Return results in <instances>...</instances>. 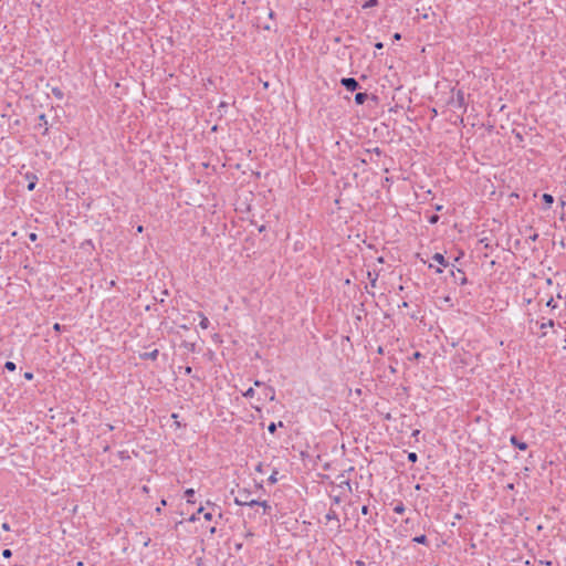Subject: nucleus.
Here are the masks:
<instances>
[{
    "mask_svg": "<svg viewBox=\"0 0 566 566\" xmlns=\"http://www.w3.org/2000/svg\"><path fill=\"white\" fill-rule=\"evenodd\" d=\"M234 503L240 506H255L256 504H259V500L252 497V493L250 490L239 489L234 497Z\"/></svg>",
    "mask_w": 566,
    "mask_h": 566,
    "instance_id": "nucleus-1",
    "label": "nucleus"
},
{
    "mask_svg": "<svg viewBox=\"0 0 566 566\" xmlns=\"http://www.w3.org/2000/svg\"><path fill=\"white\" fill-rule=\"evenodd\" d=\"M453 107L463 108L465 111L467 103H465V95L462 90H459L454 96H452L451 101L449 102Z\"/></svg>",
    "mask_w": 566,
    "mask_h": 566,
    "instance_id": "nucleus-2",
    "label": "nucleus"
},
{
    "mask_svg": "<svg viewBox=\"0 0 566 566\" xmlns=\"http://www.w3.org/2000/svg\"><path fill=\"white\" fill-rule=\"evenodd\" d=\"M451 276L453 277V282L458 285H465L468 283V279L465 273L460 269H452L450 271Z\"/></svg>",
    "mask_w": 566,
    "mask_h": 566,
    "instance_id": "nucleus-3",
    "label": "nucleus"
},
{
    "mask_svg": "<svg viewBox=\"0 0 566 566\" xmlns=\"http://www.w3.org/2000/svg\"><path fill=\"white\" fill-rule=\"evenodd\" d=\"M340 84L349 92H355L360 87L358 81L354 77H343Z\"/></svg>",
    "mask_w": 566,
    "mask_h": 566,
    "instance_id": "nucleus-4",
    "label": "nucleus"
},
{
    "mask_svg": "<svg viewBox=\"0 0 566 566\" xmlns=\"http://www.w3.org/2000/svg\"><path fill=\"white\" fill-rule=\"evenodd\" d=\"M325 520H326V523L334 522L337 530L340 528L339 518H338V515L335 510L329 509V511L325 515Z\"/></svg>",
    "mask_w": 566,
    "mask_h": 566,
    "instance_id": "nucleus-5",
    "label": "nucleus"
},
{
    "mask_svg": "<svg viewBox=\"0 0 566 566\" xmlns=\"http://www.w3.org/2000/svg\"><path fill=\"white\" fill-rule=\"evenodd\" d=\"M43 127L44 130L42 132V135H48V132H49V128H48V119H46V116L45 114H40L38 116V124L35 126V128H41Z\"/></svg>",
    "mask_w": 566,
    "mask_h": 566,
    "instance_id": "nucleus-6",
    "label": "nucleus"
},
{
    "mask_svg": "<svg viewBox=\"0 0 566 566\" xmlns=\"http://www.w3.org/2000/svg\"><path fill=\"white\" fill-rule=\"evenodd\" d=\"M510 442L512 446H514L515 448H517L521 451H525L528 448L527 443L524 441H521L516 436H512L510 439Z\"/></svg>",
    "mask_w": 566,
    "mask_h": 566,
    "instance_id": "nucleus-7",
    "label": "nucleus"
},
{
    "mask_svg": "<svg viewBox=\"0 0 566 566\" xmlns=\"http://www.w3.org/2000/svg\"><path fill=\"white\" fill-rule=\"evenodd\" d=\"M158 354H159V350L157 348H155L151 352H146V353L139 354V358L143 360H148V359L156 360L158 357Z\"/></svg>",
    "mask_w": 566,
    "mask_h": 566,
    "instance_id": "nucleus-8",
    "label": "nucleus"
},
{
    "mask_svg": "<svg viewBox=\"0 0 566 566\" xmlns=\"http://www.w3.org/2000/svg\"><path fill=\"white\" fill-rule=\"evenodd\" d=\"M25 177L29 180V184H28V187H27L28 190L29 191L34 190V188L36 186L38 177L34 174H27Z\"/></svg>",
    "mask_w": 566,
    "mask_h": 566,
    "instance_id": "nucleus-9",
    "label": "nucleus"
},
{
    "mask_svg": "<svg viewBox=\"0 0 566 566\" xmlns=\"http://www.w3.org/2000/svg\"><path fill=\"white\" fill-rule=\"evenodd\" d=\"M432 260L437 263H439L440 265L442 266H448L449 265V262L448 260L443 256V254L441 253H434L432 255Z\"/></svg>",
    "mask_w": 566,
    "mask_h": 566,
    "instance_id": "nucleus-10",
    "label": "nucleus"
},
{
    "mask_svg": "<svg viewBox=\"0 0 566 566\" xmlns=\"http://www.w3.org/2000/svg\"><path fill=\"white\" fill-rule=\"evenodd\" d=\"M368 98V94L366 92H358L355 95V103L357 105H363Z\"/></svg>",
    "mask_w": 566,
    "mask_h": 566,
    "instance_id": "nucleus-11",
    "label": "nucleus"
},
{
    "mask_svg": "<svg viewBox=\"0 0 566 566\" xmlns=\"http://www.w3.org/2000/svg\"><path fill=\"white\" fill-rule=\"evenodd\" d=\"M264 396L269 398L270 400L275 399V389L272 386H264L263 389Z\"/></svg>",
    "mask_w": 566,
    "mask_h": 566,
    "instance_id": "nucleus-12",
    "label": "nucleus"
},
{
    "mask_svg": "<svg viewBox=\"0 0 566 566\" xmlns=\"http://www.w3.org/2000/svg\"><path fill=\"white\" fill-rule=\"evenodd\" d=\"M198 315H199V317L201 318V319H200V323H199V326H200L202 329H207V328L210 326V321H209V319H208V317H207V316H205V314H203V313H201V312H200Z\"/></svg>",
    "mask_w": 566,
    "mask_h": 566,
    "instance_id": "nucleus-13",
    "label": "nucleus"
},
{
    "mask_svg": "<svg viewBox=\"0 0 566 566\" xmlns=\"http://www.w3.org/2000/svg\"><path fill=\"white\" fill-rule=\"evenodd\" d=\"M542 200L545 203L546 208H551V206L554 202V197L552 195H549V193H544L542 196Z\"/></svg>",
    "mask_w": 566,
    "mask_h": 566,
    "instance_id": "nucleus-14",
    "label": "nucleus"
},
{
    "mask_svg": "<svg viewBox=\"0 0 566 566\" xmlns=\"http://www.w3.org/2000/svg\"><path fill=\"white\" fill-rule=\"evenodd\" d=\"M412 542L417 544L427 545L428 544V537L424 534L418 535L412 538Z\"/></svg>",
    "mask_w": 566,
    "mask_h": 566,
    "instance_id": "nucleus-15",
    "label": "nucleus"
},
{
    "mask_svg": "<svg viewBox=\"0 0 566 566\" xmlns=\"http://www.w3.org/2000/svg\"><path fill=\"white\" fill-rule=\"evenodd\" d=\"M259 506L263 507V514H270L271 513V505L266 501H259Z\"/></svg>",
    "mask_w": 566,
    "mask_h": 566,
    "instance_id": "nucleus-16",
    "label": "nucleus"
},
{
    "mask_svg": "<svg viewBox=\"0 0 566 566\" xmlns=\"http://www.w3.org/2000/svg\"><path fill=\"white\" fill-rule=\"evenodd\" d=\"M193 495H195V490L193 489H187L185 491V496L187 497V502L188 503H195V501L192 500Z\"/></svg>",
    "mask_w": 566,
    "mask_h": 566,
    "instance_id": "nucleus-17",
    "label": "nucleus"
},
{
    "mask_svg": "<svg viewBox=\"0 0 566 566\" xmlns=\"http://www.w3.org/2000/svg\"><path fill=\"white\" fill-rule=\"evenodd\" d=\"M277 427H283V422L280 421L277 424L275 422H271L269 426H268V430L270 433H274L276 431V428Z\"/></svg>",
    "mask_w": 566,
    "mask_h": 566,
    "instance_id": "nucleus-18",
    "label": "nucleus"
},
{
    "mask_svg": "<svg viewBox=\"0 0 566 566\" xmlns=\"http://www.w3.org/2000/svg\"><path fill=\"white\" fill-rule=\"evenodd\" d=\"M344 493L345 492H348V493H352V485H350V480L349 479H346V481L343 482V489H340Z\"/></svg>",
    "mask_w": 566,
    "mask_h": 566,
    "instance_id": "nucleus-19",
    "label": "nucleus"
},
{
    "mask_svg": "<svg viewBox=\"0 0 566 566\" xmlns=\"http://www.w3.org/2000/svg\"><path fill=\"white\" fill-rule=\"evenodd\" d=\"M343 495H344V492L340 491L338 494H331V497L335 504H339L342 502Z\"/></svg>",
    "mask_w": 566,
    "mask_h": 566,
    "instance_id": "nucleus-20",
    "label": "nucleus"
},
{
    "mask_svg": "<svg viewBox=\"0 0 566 566\" xmlns=\"http://www.w3.org/2000/svg\"><path fill=\"white\" fill-rule=\"evenodd\" d=\"M52 94H53L56 98H59V99H62V98H63V96H64V94H63L62 90H61V88H59V87H53V88H52Z\"/></svg>",
    "mask_w": 566,
    "mask_h": 566,
    "instance_id": "nucleus-21",
    "label": "nucleus"
},
{
    "mask_svg": "<svg viewBox=\"0 0 566 566\" xmlns=\"http://www.w3.org/2000/svg\"><path fill=\"white\" fill-rule=\"evenodd\" d=\"M378 4V0H368L366 1L361 8L363 9H368V8H373V7H376Z\"/></svg>",
    "mask_w": 566,
    "mask_h": 566,
    "instance_id": "nucleus-22",
    "label": "nucleus"
},
{
    "mask_svg": "<svg viewBox=\"0 0 566 566\" xmlns=\"http://www.w3.org/2000/svg\"><path fill=\"white\" fill-rule=\"evenodd\" d=\"M394 512L396 514H402L405 512V505L403 503H398L395 507H394Z\"/></svg>",
    "mask_w": 566,
    "mask_h": 566,
    "instance_id": "nucleus-23",
    "label": "nucleus"
},
{
    "mask_svg": "<svg viewBox=\"0 0 566 566\" xmlns=\"http://www.w3.org/2000/svg\"><path fill=\"white\" fill-rule=\"evenodd\" d=\"M554 326V321L553 319H547L546 322H542L539 324V328L541 329H545L546 327H553Z\"/></svg>",
    "mask_w": 566,
    "mask_h": 566,
    "instance_id": "nucleus-24",
    "label": "nucleus"
},
{
    "mask_svg": "<svg viewBox=\"0 0 566 566\" xmlns=\"http://www.w3.org/2000/svg\"><path fill=\"white\" fill-rule=\"evenodd\" d=\"M4 368L9 371H14L17 368V365L13 361H7L4 364Z\"/></svg>",
    "mask_w": 566,
    "mask_h": 566,
    "instance_id": "nucleus-25",
    "label": "nucleus"
},
{
    "mask_svg": "<svg viewBox=\"0 0 566 566\" xmlns=\"http://www.w3.org/2000/svg\"><path fill=\"white\" fill-rule=\"evenodd\" d=\"M407 458H408V461L411 463H415L418 460V455L416 452H409Z\"/></svg>",
    "mask_w": 566,
    "mask_h": 566,
    "instance_id": "nucleus-26",
    "label": "nucleus"
},
{
    "mask_svg": "<svg viewBox=\"0 0 566 566\" xmlns=\"http://www.w3.org/2000/svg\"><path fill=\"white\" fill-rule=\"evenodd\" d=\"M440 217L438 214H431L429 218H428V221L429 223L431 224H434L439 221Z\"/></svg>",
    "mask_w": 566,
    "mask_h": 566,
    "instance_id": "nucleus-27",
    "label": "nucleus"
},
{
    "mask_svg": "<svg viewBox=\"0 0 566 566\" xmlns=\"http://www.w3.org/2000/svg\"><path fill=\"white\" fill-rule=\"evenodd\" d=\"M254 389L252 387H250L247 391L243 392V396L245 398H252L254 396Z\"/></svg>",
    "mask_w": 566,
    "mask_h": 566,
    "instance_id": "nucleus-28",
    "label": "nucleus"
},
{
    "mask_svg": "<svg viewBox=\"0 0 566 566\" xmlns=\"http://www.w3.org/2000/svg\"><path fill=\"white\" fill-rule=\"evenodd\" d=\"M485 249H491V244L488 238L480 239L479 241Z\"/></svg>",
    "mask_w": 566,
    "mask_h": 566,
    "instance_id": "nucleus-29",
    "label": "nucleus"
},
{
    "mask_svg": "<svg viewBox=\"0 0 566 566\" xmlns=\"http://www.w3.org/2000/svg\"><path fill=\"white\" fill-rule=\"evenodd\" d=\"M346 479H347V478L345 476V474H344V473H342V474H339V475L337 476V480L339 481V484H338V488H339V489H343V482H344V481H346Z\"/></svg>",
    "mask_w": 566,
    "mask_h": 566,
    "instance_id": "nucleus-30",
    "label": "nucleus"
},
{
    "mask_svg": "<svg viewBox=\"0 0 566 566\" xmlns=\"http://www.w3.org/2000/svg\"><path fill=\"white\" fill-rule=\"evenodd\" d=\"M276 474H277V471H274V472L270 475V478H269V482H270L271 484L276 483V481H277V479H276Z\"/></svg>",
    "mask_w": 566,
    "mask_h": 566,
    "instance_id": "nucleus-31",
    "label": "nucleus"
},
{
    "mask_svg": "<svg viewBox=\"0 0 566 566\" xmlns=\"http://www.w3.org/2000/svg\"><path fill=\"white\" fill-rule=\"evenodd\" d=\"M367 151L368 153H373V154H375L377 156H380L382 154V150L379 147H375L373 149H368Z\"/></svg>",
    "mask_w": 566,
    "mask_h": 566,
    "instance_id": "nucleus-32",
    "label": "nucleus"
},
{
    "mask_svg": "<svg viewBox=\"0 0 566 566\" xmlns=\"http://www.w3.org/2000/svg\"><path fill=\"white\" fill-rule=\"evenodd\" d=\"M2 556H3L4 558H10V557L12 556V552H11V549H9V548L3 549V551H2Z\"/></svg>",
    "mask_w": 566,
    "mask_h": 566,
    "instance_id": "nucleus-33",
    "label": "nucleus"
},
{
    "mask_svg": "<svg viewBox=\"0 0 566 566\" xmlns=\"http://www.w3.org/2000/svg\"><path fill=\"white\" fill-rule=\"evenodd\" d=\"M185 347L188 348L190 352L196 350V344L193 343H185Z\"/></svg>",
    "mask_w": 566,
    "mask_h": 566,
    "instance_id": "nucleus-34",
    "label": "nucleus"
},
{
    "mask_svg": "<svg viewBox=\"0 0 566 566\" xmlns=\"http://www.w3.org/2000/svg\"><path fill=\"white\" fill-rule=\"evenodd\" d=\"M24 379L27 380H32L34 378V375L33 373L31 371H25L24 375H23Z\"/></svg>",
    "mask_w": 566,
    "mask_h": 566,
    "instance_id": "nucleus-35",
    "label": "nucleus"
},
{
    "mask_svg": "<svg viewBox=\"0 0 566 566\" xmlns=\"http://www.w3.org/2000/svg\"><path fill=\"white\" fill-rule=\"evenodd\" d=\"M369 512H370V511H369V506H368V505H364V506L361 507V514H363V515H368V514H369Z\"/></svg>",
    "mask_w": 566,
    "mask_h": 566,
    "instance_id": "nucleus-36",
    "label": "nucleus"
},
{
    "mask_svg": "<svg viewBox=\"0 0 566 566\" xmlns=\"http://www.w3.org/2000/svg\"><path fill=\"white\" fill-rule=\"evenodd\" d=\"M1 528L6 532H9L11 530L10 524L7 522L2 523Z\"/></svg>",
    "mask_w": 566,
    "mask_h": 566,
    "instance_id": "nucleus-37",
    "label": "nucleus"
},
{
    "mask_svg": "<svg viewBox=\"0 0 566 566\" xmlns=\"http://www.w3.org/2000/svg\"><path fill=\"white\" fill-rule=\"evenodd\" d=\"M203 517L206 521H211L213 516H212L211 512H207V513H203Z\"/></svg>",
    "mask_w": 566,
    "mask_h": 566,
    "instance_id": "nucleus-38",
    "label": "nucleus"
},
{
    "mask_svg": "<svg viewBox=\"0 0 566 566\" xmlns=\"http://www.w3.org/2000/svg\"><path fill=\"white\" fill-rule=\"evenodd\" d=\"M29 239H30V241H32V242L36 241V239H38L36 233H34V232L29 233Z\"/></svg>",
    "mask_w": 566,
    "mask_h": 566,
    "instance_id": "nucleus-39",
    "label": "nucleus"
},
{
    "mask_svg": "<svg viewBox=\"0 0 566 566\" xmlns=\"http://www.w3.org/2000/svg\"><path fill=\"white\" fill-rule=\"evenodd\" d=\"M420 357H422V354L420 352H415L411 359H419Z\"/></svg>",
    "mask_w": 566,
    "mask_h": 566,
    "instance_id": "nucleus-40",
    "label": "nucleus"
},
{
    "mask_svg": "<svg viewBox=\"0 0 566 566\" xmlns=\"http://www.w3.org/2000/svg\"><path fill=\"white\" fill-rule=\"evenodd\" d=\"M216 509L219 510L218 517L221 518L222 517L221 509L219 506H217L216 504H212V510L214 511Z\"/></svg>",
    "mask_w": 566,
    "mask_h": 566,
    "instance_id": "nucleus-41",
    "label": "nucleus"
},
{
    "mask_svg": "<svg viewBox=\"0 0 566 566\" xmlns=\"http://www.w3.org/2000/svg\"><path fill=\"white\" fill-rule=\"evenodd\" d=\"M191 373H192V368L190 366H186L185 367V374L186 375H191Z\"/></svg>",
    "mask_w": 566,
    "mask_h": 566,
    "instance_id": "nucleus-42",
    "label": "nucleus"
},
{
    "mask_svg": "<svg viewBox=\"0 0 566 566\" xmlns=\"http://www.w3.org/2000/svg\"><path fill=\"white\" fill-rule=\"evenodd\" d=\"M228 105H229V104H228L227 102H221V103L219 104V109H221V108H227V107H228Z\"/></svg>",
    "mask_w": 566,
    "mask_h": 566,
    "instance_id": "nucleus-43",
    "label": "nucleus"
},
{
    "mask_svg": "<svg viewBox=\"0 0 566 566\" xmlns=\"http://www.w3.org/2000/svg\"><path fill=\"white\" fill-rule=\"evenodd\" d=\"M392 38H394L395 41H399L401 39V34L397 32V33L394 34Z\"/></svg>",
    "mask_w": 566,
    "mask_h": 566,
    "instance_id": "nucleus-44",
    "label": "nucleus"
},
{
    "mask_svg": "<svg viewBox=\"0 0 566 566\" xmlns=\"http://www.w3.org/2000/svg\"><path fill=\"white\" fill-rule=\"evenodd\" d=\"M53 328H54V331L60 332L62 326L59 323H55Z\"/></svg>",
    "mask_w": 566,
    "mask_h": 566,
    "instance_id": "nucleus-45",
    "label": "nucleus"
},
{
    "mask_svg": "<svg viewBox=\"0 0 566 566\" xmlns=\"http://www.w3.org/2000/svg\"><path fill=\"white\" fill-rule=\"evenodd\" d=\"M375 48L381 50L384 48V44L381 42H377L375 43Z\"/></svg>",
    "mask_w": 566,
    "mask_h": 566,
    "instance_id": "nucleus-46",
    "label": "nucleus"
},
{
    "mask_svg": "<svg viewBox=\"0 0 566 566\" xmlns=\"http://www.w3.org/2000/svg\"><path fill=\"white\" fill-rule=\"evenodd\" d=\"M537 238H538V234H537V233H534L533 235H531V237H530V239H531L532 241H536V240H537Z\"/></svg>",
    "mask_w": 566,
    "mask_h": 566,
    "instance_id": "nucleus-47",
    "label": "nucleus"
},
{
    "mask_svg": "<svg viewBox=\"0 0 566 566\" xmlns=\"http://www.w3.org/2000/svg\"><path fill=\"white\" fill-rule=\"evenodd\" d=\"M197 513L196 514H192L191 517L189 518L190 522H195L197 520Z\"/></svg>",
    "mask_w": 566,
    "mask_h": 566,
    "instance_id": "nucleus-48",
    "label": "nucleus"
},
{
    "mask_svg": "<svg viewBox=\"0 0 566 566\" xmlns=\"http://www.w3.org/2000/svg\"><path fill=\"white\" fill-rule=\"evenodd\" d=\"M254 386H256V387L263 386V382H262V381H260V380H255V381H254Z\"/></svg>",
    "mask_w": 566,
    "mask_h": 566,
    "instance_id": "nucleus-49",
    "label": "nucleus"
},
{
    "mask_svg": "<svg viewBox=\"0 0 566 566\" xmlns=\"http://www.w3.org/2000/svg\"><path fill=\"white\" fill-rule=\"evenodd\" d=\"M203 511H205V507H203V506H200V507L197 510V514H201V513H203Z\"/></svg>",
    "mask_w": 566,
    "mask_h": 566,
    "instance_id": "nucleus-50",
    "label": "nucleus"
},
{
    "mask_svg": "<svg viewBox=\"0 0 566 566\" xmlns=\"http://www.w3.org/2000/svg\"><path fill=\"white\" fill-rule=\"evenodd\" d=\"M356 566H365V563L363 560H357Z\"/></svg>",
    "mask_w": 566,
    "mask_h": 566,
    "instance_id": "nucleus-51",
    "label": "nucleus"
},
{
    "mask_svg": "<svg viewBox=\"0 0 566 566\" xmlns=\"http://www.w3.org/2000/svg\"><path fill=\"white\" fill-rule=\"evenodd\" d=\"M143 231H144V227H143V226H138V227H137V232H138V233H142Z\"/></svg>",
    "mask_w": 566,
    "mask_h": 566,
    "instance_id": "nucleus-52",
    "label": "nucleus"
},
{
    "mask_svg": "<svg viewBox=\"0 0 566 566\" xmlns=\"http://www.w3.org/2000/svg\"><path fill=\"white\" fill-rule=\"evenodd\" d=\"M377 352H378V354L382 355L384 354V348L381 346H379Z\"/></svg>",
    "mask_w": 566,
    "mask_h": 566,
    "instance_id": "nucleus-53",
    "label": "nucleus"
},
{
    "mask_svg": "<svg viewBox=\"0 0 566 566\" xmlns=\"http://www.w3.org/2000/svg\"><path fill=\"white\" fill-rule=\"evenodd\" d=\"M269 17L270 18H273L274 17V12L272 10L269 11Z\"/></svg>",
    "mask_w": 566,
    "mask_h": 566,
    "instance_id": "nucleus-54",
    "label": "nucleus"
},
{
    "mask_svg": "<svg viewBox=\"0 0 566 566\" xmlns=\"http://www.w3.org/2000/svg\"><path fill=\"white\" fill-rule=\"evenodd\" d=\"M76 566H84V563L82 560L76 563Z\"/></svg>",
    "mask_w": 566,
    "mask_h": 566,
    "instance_id": "nucleus-55",
    "label": "nucleus"
},
{
    "mask_svg": "<svg viewBox=\"0 0 566 566\" xmlns=\"http://www.w3.org/2000/svg\"><path fill=\"white\" fill-rule=\"evenodd\" d=\"M264 230H265V226H261V227L259 228V231H260V232H262V231H264Z\"/></svg>",
    "mask_w": 566,
    "mask_h": 566,
    "instance_id": "nucleus-56",
    "label": "nucleus"
},
{
    "mask_svg": "<svg viewBox=\"0 0 566 566\" xmlns=\"http://www.w3.org/2000/svg\"><path fill=\"white\" fill-rule=\"evenodd\" d=\"M436 272H437V273H441V272H442V270H441L440 268H437V269H436Z\"/></svg>",
    "mask_w": 566,
    "mask_h": 566,
    "instance_id": "nucleus-57",
    "label": "nucleus"
},
{
    "mask_svg": "<svg viewBox=\"0 0 566 566\" xmlns=\"http://www.w3.org/2000/svg\"><path fill=\"white\" fill-rule=\"evenodd\" d=\"M214 532H216V527H211V528H210V533H212V534H213Z\"/></svg>",
    "mask_w": 566,
    "mask_h": 566,
    "instance_id": "nucleus-58",
    "label": "nucleus"
},
{
    "mask_svg": "<svg viewBox=\"0 0 566 566\" xmlns=\"http://www.w3.org/2000/svg\"><path fill=\"white\" fill-rule=\"evenodd\" d=\"M174 419H177L178 418V415L177 413H172L171 416Z\"/></svg>",
    "mask_w": 566,
    "mask_h": 566,
    "instance_id": "nucleus-59",
    "label": "nucleus"
},
{
    "mask_svg": "<svg viewBox=\"0 0 566 566\" xmlns=\"http://www.w3.org/2000/svg\"><path fill=\"white\" fill-rule=\"evenodd\" d=\"M265 30H271V27L270 25H264L263 27Z\"/></svg>",
    "mask_w": 566,
    "mask_h": 566,
    "instance_id": "nucleus-60",
    "label": "nucleus"
},
{
    "mask_svg": "<svg viewBox=\"0 0 566 566\" xmlns=\"http://www.w3.org/2000/svg\"><path fill=\"white\" fill-rule=\"evenodd\" d=\"M261 467H262V464L260 463V464L256 467V470H258V471H261Z\"/></svg>",
    "mask_w": 566,
    "mask_h": 566,
    "instance_id": "nucleus-61",
    "label": "nucleus"
},
{
    "mask_svg": "<svg viewBox=\"0 0 566 566\" xmlns=\"http://www.w3.org/2000/svg\"><path fill=\"white\" fill-rule=\"evenodd\" d=\"M552 302H553V300L551 298V300L547 302V305H548V306H549V305H552Z\"/></svg>",
    "mask_w": 566,
    "mask_h": 566,
    "instance_id": "nucleus-62",
    "label": "nucleus"
},
{
    "mask_svg": "<svg viewBox=\"0 0 566 566\" xmlns=\"http://www.w3.org/2000/svg\"><path fill=\"white\" fill-rule=\"evenodd\" d=\"M161 504L166 505L167 504L166 500H161Z\"/></svg>",
    "mask_w": 566,
    "mask_h": 566,
    "instance_id": "nucleus-63",
    "label": "nucleus"
},
{
    "mask_svg": "<svg viewBox=\"0 0 566 566\" xmlns=\"http://www.w3.org/2000/svg\"><path fill=\"white\" fill-rule=\"evenodd\" d=\"M163 294H164V295H167V294H168V291H167V290L163 291Z\"/></svg>",
    "mask_w": 566,
    "mask_h": 566,
    "instance_id": "nucleus-64",
    "label": "nucleus"
}]
</instances>
